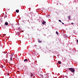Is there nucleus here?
<instances>
[{"label": "nucleus", "mask_w": 78, "mask_h": 78, "mask_svg": "<svg viewBox=\"0 0 78 78\" xmlns=\"http://www.w3.org/2000/svg\"><path fill=\"white\" fill-rule=\"evenodd\" d=\"M9 75V73H8V74H7V75Z\"/></svg>", "instance_id": "19"}, {"label": "nucleus", "mask_w": 78, "mask_h": 78, "mask_svg": "<svg viewBox=\"0 0 78 78\" xmlns=\"http://www.w3.org/2000/svg\"><path fill=\"white\" fill-rule=\"evenodd\" d=\"M58 5V3H57V5Z\"/></svg>", "instance_id": "22"}, {"label": "nucleus", "mask_w": 78, "mask_h": 78, "mask_svg": "<svg viewBox=\"0 0 78 78\" xmlns=\"http://www.w3.org/2000/svg\"><path fill=\"white\" fill-rule=\"evenodd\" d=\"M62 24L63 25H64V23H62Z\"/></svg>", "instance_id": "18"}, {"label": "nucleus", "mask_w": 78, "mask_h": 78, "mask_svg": "<svg viewBox=\"0 0 78 78\" xmlns=\"http://www.w3.org/2000/svg\"><path fill=\"white\" fill-rule=\"evenodd\" d=\"M7 17V16H5V17Z\"/></svg>", "instance_id": "17"}, {"label": "nucleus", "mask_w": 78, "mask_h": 78, "mask_svg": "<svg viewBox=\"0 0 78 78\" xmlns=\"http://www.w3.org/2000/svg\"><path fill=\"white\" fill-rule=\"evenodd\" d=\"M16 12H17V13H18V12H19V10L18 9H17L16 10Z\"/></svg>", "instance_id": "6"}, {"label": "nucleus", "mask_w": 78, "mask_h": 78, "mask_svg": "<svg viewBox=\"0 0 78 78\" xmlns=\"http://www.w3.org/2000/svg\"><path fill=\"white\" fill-rule=\"evenodd\" d=\"M69 70H70L71 72H75V69H73V68H69Z\"/></svg>", "instance_id": "1"}, {"label": "nucleus", "mask_w": 78, "mask_h": 78, "mask_svg": "<svg viewBox=\"0 0 78 78\" xmlns=\"http://www.w3.org/2000/svg\"><path fill=\"white\" fill-rule=\"evenodd\" d=\"M58 64H61V62H58Z\"/></svg>", "instance_id": "10"}, {"label": "nucleus", "mask_w": 78, "mask_h": 78, "mask_svg": "<svg viewBox=\"0 0 78 78\" xmlns=\"http://www.w3.org/2000/svg\"><path fill=\"white\" fill-rule=\"evenodd\" d=\"M47 78V76H46V75L44 74L43 75V78Z\"/></svg>", "instance_id": "2"}, {"label": "nucleus", "mask_w": 78, "mask_h": 78, "mask_svg": "<svg viewBox=\"0 0 78 78\" xmlns=\"http://www.w3.org/2000/svg\"><path fill=\"white\" fill-rule=\"evenodd\" d=\"M45 23H46V22L45 21H44L42 22V24H43V25H45Z\"/></svg>", "instance_id": "4"}, {"label": "nucleus", "mask_w": 78, "mask_h": 78, "mask_svg": "<svg viewBox=\"0 0 78 78\" xmlns=\"http://www.w3.org/2000/svg\"><path fill=\"white\" fill-rule=\"evenodd\" d=\"M2 68H3V66H2Z\"/></svg>", "instance_id": "21"}, {"label": "nucleus", "mask_w": 78, "mask_h": 78, "mask_svg": "<svg viewBox=\"0 0 78 78\" xmlns=\"http://www.w3.org/2000/svg\"><path fill=\"white\" fill-rule=\"evenodd\" d=\"M41 42H42V41H40L39 40L38 41V42L39 43H41Z\"/></svg>", "instance_id": "12"}, {"label": "nucleus", "mask_w": 78, "mask_h": 78, "mask_svg": "<svg viewBox=\"0 0 78 78\" xmlns=\"http://www.w3.org/2000/svg\"><path fill=\"white\" fill-rule=\"evenodd\" d=\"M5 17H4V19H5Z\"/></svg>", "instance_id": "25"}, {"label": "nucleus", "mask_w": 78, "mask_h": 78, "mask_svg": "<svg viewBox=\"0 0 78 78\" xmlns=\"http://www.w3.org/2000/svg\"><path fill=\"white\" fill-rule=\"evenodd\" d=\"M58 21H59V22H61V20H58Z\"/></svg>", "instance_id": "14"}, {"label": "nucleus", "mask_w": 78, "mask_h": 78, "mask_svg": "<svg viewBox=\"0 0 78 78\" xmlns=\"http://www.w3.org/2000/svg\"><path fill=\"white\" fill-rule=\"evenodd\" d=\"M17 34H19V32H17Z\"/></svg>", "instance_id": "15"}, {"label": "nucleus", "mask_w": 78, "mask_h": 78, "mask_svg": "<svg viewBox=\"0 0 78 78\" xmlns=\"http://www.w3.org/2000/svg\"><path fill=\"white\" fill-rule=\"evenodd\" d=\"M4 59V60H5V59Z\"/></svg>", "instance_id": "23"}, {"label": "nucleus", "mask_w": 78, "mask_h": 78, "mask_svg": "<svg viewBox=\"0 0 78 78\" xmlns=\"http://www.w3.org/2000/svg\"><path fill=\"white\" fill-rule=\"evenodd\" d=\"M56 34H57V35H58V32L57 31L56 32Z\"/></svg>", "instance_id": "13"}, {"label": "nucleus", "mask_w": 78, "mask_h": 78, "mask_svg": "<svg viewBox=\"0 0 78 78\" xmlns=\"http://www.w3.org/2000/svg\"><path fill=\"white\" fill-rule=\"evenodd\" d=\"M40 76H41V78H43V75H42V74H40Z\"/></svg>", "instance_id": "5"}, {"label": "nucleus", "mask_w": 78, "mask_h": 78, "mask_svg": "<svg viewBox=\"0 0 78 78\" xmlns=\"http://www.w3.org/2000/svg\"><path fill=\"white\" fill-rule=\"evenodd\" d=\"M12 56H13V55H14V54L12 53Z\"/></svg>", "instance_id": "16"}, {"label": "nucleus", "mask_w": 78, "mask_h": 78, "mask_svg": "<svg viewBox=\"0 0 78 78\" xmlns=\"http://www.w3.org/2000/svg\"><path fill=\"white\" fill-rule=\"evenodd\" d=\"M28 61V59H25L24 60V62H26V61Z\"/></svg>", "instance_id": "8"}, {"label": "nucleus", "mask_w": 78, "mask_h": 78, "mask_svg": "<svg viewBox=\"0 0 78 78\" xmlns=\"http://www.w3.org/2000/svg\"><path fill=\"white\" fill-rule=\"evenodd\" d=\"M30 76L31 77H32L33 76V73H30Z\"/></svg>", "instance_id": "7"}, {"label": "nucleus", "mask_w": 78, "mask_h": 78, "mask_svg": "<svg viewBox=\"0 0 78 78\" xmlns=\"http://www.w3.org/2000/svg\"><path fill=\"white\" fill-rule=\"evenodd\" d=\"M12 56H11V57H10V61H12Z\"/></svg>", "instance_id": "9"}, {"label": "nucleus", "mask_w": 78, "mask_h": 78, "mask_svg": "<svg viewBox=\"0 0 78 78\" xmlns=\"http://www.w3.org/2000/svg\"><path fill=\"white\" fill-rule=\"evenodd\" d=\"M68 19H70V16H68Z\"/></svg>", "instance_id": "11"}, {"label": "nucleus", "mask_w": 78, "mask_h": 78, "mask_svg": "<svg viewBox=\"0 0 78 78\" xmlns=\"http://www.w3.org/2000/svg\"><path fill=\"white\" fill-rule=\"evenodd\" d=\"M9 78H11V77H9Z\"/></svg>", "instance_id": "24"}, {"label": "nucleus", "mask_w": 78, "mask_h": 78, "mask_svg": "<svg viewBox=\"0 0 78 78\" xmlns=\"http://www.w3.org/2000/svg\"><path fill=\"white\" fill-rule=\"evenodd\" d=\"M5 25H8V23L7 22H6L5 23Z\"/></svg>", "instance_id": "3"}, {"label": "nucleus", "mask_w": 78, "mask_h": 78, "mask_svg": "<svg viewBox=\"0 0 78 78\" xmlns=\"http://www.w3.org/2000/svg\"><path fill=\"white\" fill-rule=\"evenodd\" d=\"M71 24H74V23H71Z\"/></svg>", "instance_id": "20"}]
</instances>
